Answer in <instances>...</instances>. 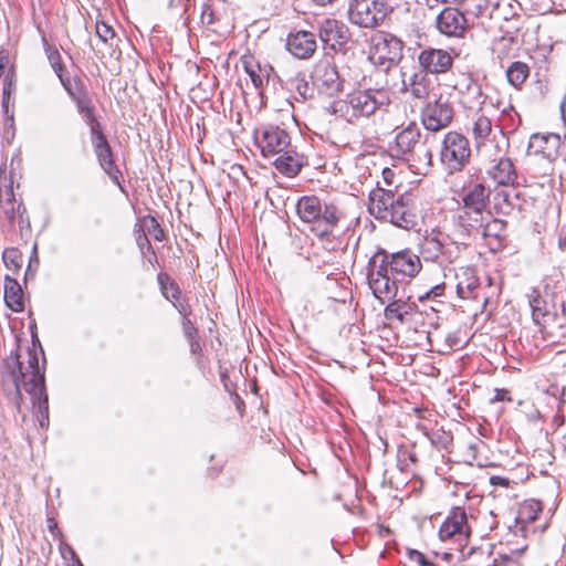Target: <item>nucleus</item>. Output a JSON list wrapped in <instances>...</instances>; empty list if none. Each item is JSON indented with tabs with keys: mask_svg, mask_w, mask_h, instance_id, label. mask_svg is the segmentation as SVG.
Returning a JSON list of instances; mask_svg holds the SVG:
<instances>
[{
	"mask_svg": "<svg viewBox=\"0 0 566 566\" xmlns=\"http://www.w3.org/2000/svg\"><path fill=\"white\" fill-rule=\"evenodd\" d=\"M3 381L14 388L18 406L19 400H22V391L30 396L41 428H48L49 400L44 387V370L40 367L34 348L29 347L25 355L12 352L6 358Z\"/></svg>",
	"mask_w": 566,
	"mask_h": 566,
	"instance_id": "f257e3e1",
	"label": "nucleus"
},
{
	"mask_svg": "<svg viewBox=\"0 0 566 566\" xmlns=\"http://www.w3.org/2000/svg\"><path fill=\"white\" fill-rule=\"evenodd\" d=\"M410 201V196H396L391 190L378 187L369 193L368 210L378 220L390 222L402 229H409L415 224Z\"/></svg>",
	"mask_w": 566,
	"mask_h": 566,
	"instance_id": "f03ea898",
	"label": "nucleus"
},
{
	"mask_svg": "<svg viewBox=\"0 0 566 566\" xmlns=\"http://www.w3.org/2000/svg\"><path fill=\"white\" fill-rule=\"evenodd\" d=\"M391 150L396 157L406 160L419 174H427L432 166V153L427 146V138L421 139L420 128L413 122L397 128Z\"/></svg>",
	"mask_w": 566,
	"mask_h": 566,
	"instance_id": "7ed1b4c3",
	"label": "nucleus"
},
{
	"mask_svg": "<svg viewBox=\"0 0 566 566\" xmlns=\"http://www.w3.org/2000/svg\"><path fill=\"white\" fill-rule=\"evenodd\" d=\"M296 212L303 222L313 224L312 230L319 237L331 234L342 217L337 207L323 203L316 196L301 197Z\"/></svg>",
	"mask_w": 566,
	"mask_h": 566,
	"instance_id": "20e7f679",
	"label": "nucleus"
},
{
	"mask_svg": "<svg viewBox=\"0 0 566 566\" xmlns=\"http://www.w3.org/2000/svg\"><path fill=\"white\" fill-rule=\"evenodd\" d=\"M388 96L380 90H357L347 95L345 101L333 104L335 113H340L347 122L373 115L380 106L388 103Z\"/></svg>",
	"mask_w": 566,
	"mask_h": 566,
	"instance_id": "39448f33",
	"label": "nucleus"
},
{
	"mask_svg": "<svg viewBox=\"0 0 566 566\" xmlns=\"http://www.w3.org/2000/svg\"><path fill=\"white\" fill-rule=\"evenodd\" d=\"M485 219L483 211L458 207L451 218L452 230L448 238L453 244L468 245L480 237Z\"/></svg>",
	"mask_w": 566,
	"mask_h": 566,
	"instance_id": "423d86ee",
	"label": "nucleus"
},
{
	"mask_svg": "<svg viewBox=\"0 0 566 566\" xmlns=\"http://www.w3.org/2000/svg\"><path fill=\"white\" fill-rule=\"evenodd\" d=\"M388 264L385 260L379 262V255H373L368 262L367 280L374 296L385 304L392 301L398 293V277L390 276Z\"/></svg>",
	"mask_w": 566,
	"mask_h": 566,
	"instance_id": "0eeeda50",
	"label": "nucleus"
},
{
	"mask_svg": "<svg viewBox=\"0 0 566 566\" xmlns=\"http://www.w3.org/2000/svg\"><path fill=\"white\" fill-rule=\"evenodd\" d=\"M440 161L448 172L461 171L470 161L471 148L468 138L458 133L444 135L440 148Z\"/></svg>",
	"mask_w": 566,
	"mask_h": 566,
	"instance_id": "6e6552de",
	"label": "nucleus"
},
{
	"mask_svg": "<svg viewBox=\"0 0 566 566\" xmlns=\"http://www.w3.org/2000/svg\"><path fill=\"white\" fill-rule=\"evenodd\" d=\"M387 10L386 0H349L347 14L350 23L374 29L384 22Z\"/></svg>",
	"mask_w": 566,
	"mask_h": 566,
	"instance_id": "1a4fd4ad",
	"label": "nucleus"
},
{
	"mask_svg": "<svg viewBox=\"0 0 566 566\" xmlns=\"http://www.w3.org/2000/svg\"><path fill=\"white\" fill-rule=\"evenodd\" d=\"M438 535L441 542L454 544L457 549L462 551L471 536V526L465 510L460 506L452 507L441 524Z\"/></svg>",
	"mask_w": 566,
	"mask_h": 566,
	"instance_id": "9d476101",
	"label": "nucleus"
},
{
	"mask_svg": "<svg viewBox=\"0 0 566 566\" xmlns=\"http://www.w3.org/2000/svg\"><path fill=\"white\" fill-rule=\"evenodd\" d=\"M437 32L448 39H463L470 30L465 14L454 7L442 9L434 20Z\"/></svg>",
	"mask_w": 566,
	"mask_h": 566,
	"instance_id": "9b49d317",
	"label": "nucleus"
},
{
	"mask_svg": "<svg viewBox=\"0 0 566 566\" xmlns=\"http://www.w3.org/2000/svg\"><path fill=\"white\" fill-rule=\"evenodd\" d=\"M374 255H379V262L385 260L391 275L397 277H415L422 268L420 258L410 250H402L392 254L378 251Z\"/></svg>",
	"mask_w": 566,
	"mask_h": 566,
	"instance_id": "f8f14e48",
	"label": "nucleus"
},
{
	"mask_svg": "<svg viewBox=\"0 0 566 566\" xmlns=\"http://www.w3.org/2000/svg\"><path fill=\"white\" fill-rule=\"evenodd\" d=\"M472 137L478 155L481 158H490L493 149L501 153L500 140L492 136V120L485 115H479L473 122Z\"/></svg>",
	"mask_w": 566,
	"mask_h": 566,
	"instance_id": "ddd939ff",
	"label": "nucleus"
},
{
	"mask_svg": "<svg viewBox=\"0 0 566 566\" xmlns=\"http://www.w3.org/2000/svg\"><path fill=\"white\" fill-rule=\"evenodd\" d=\"M318 36L325 46L337 52L350 40V31L343 21L326 18L318 22Z\"/></svg>",
	"mask_w": 566,
	"mask_h": 566,
	"instance_id": "4468645a",
	"label": "nucleus"
},
{
	"mask_svg": "<svg viewBox=\"0 0 566 566\" xmlns=\"http://www.w3.org/2000/svg\"><path fill=\"white\" fill-rule=\"evenodd\" d=\"M460 103L468 109H479L485 102L481 84L470 73H461L454 84Z\"/></svg>",
	"mask_w": 566,
	"mask_h": 566,
	"instance_id": "2eb2a0df",
	"label": "nucleus"
},
{
	"mask_svg": "<svg viewBox=\"0 0 566 566\" xmlns=\"http://www.w3.org/2000/svg\"><path fill=\"white\" fill-rule=\"evenodd\" d=\"M453 118V108L449 102L436 99L428 102L421 111V122L427 130L439 132L448 127Z\"/></svg>",
	"mask_w": 566,
	"mask_h": 566,
	"instance_id": "dca6fc26",
	"label": "nucleus"
},
{
	"mask_svg": "<svg viewBox=\"0 0 566 566\" xmlns=\"http://www.w3.org/2000/svg\"><path fill=\"white\" fill-rule=\"evenodd\" d=\"M489 163L486 175L499 186H511L516 180V171L512 160L505 157L504 149L501 147V153L493 149V155L490 158H482Z\"/></svg>",
	"mask_w": 566,
	"mask_h": 566,
	"instance_id": "f3484780",
	"label": "nucleus"
},
{
	"mask_svg": "<svg viewBox=\"0 0 566 566\" xmlns=\"http://www.w3.org/2000/svg\"><path fill=\"white\" fill-rule=\"evenodd\" d=\"M256 142L262 155L271 157L290 150L291 138L284 129L277 126H268L261 130L260 136H256Z\"/></svg>",
	"mask_w": 566,
	"mask_h": 566,
	"instance_id": "a211bd4d",
	"label": "nucleus"
},
{
	"mask_svg": "<svg viewBox=\"0 0 566 566\" xmlns=\"http://www.w3.org/2000/svg\"><path fill=\"white\" fill-rule=\"evenodd\" d=\"M373 49L378 62L388 63L390 66L402 57L403 42L390 33H385L373 39Z\"/></svg>",
	"mask_w": 566,
	"mask_h": 566,
	"instance_id": "6ab92c4d",
	"label": "nucleus"
},
{
	"mask_svg": "<svg viewBox=\"0 0 566 566\" xmlns=\"http://www.w3.org/2000/svg\"><path fill=\"white\" fill-rule=\"evenodd\" d=\"M418 62L423 72L440 74L451 69L453 59L446 50L429 48L419 53Z\"/></svg>",
	"mask_w": 566,
	"mask_h": 566,
	"instance_id": "aec40b11",
	"label": "nucleus"
},
{
	"mask_svg": "<svg viewBox=\"0 0 566 566\" xmlns=\"http://www.w3.org/2000/svg\"><path fill=\"white\" fill-rule=\"evenodd\" d=\"M92 145L101 168L108 175L114 184L120 186L122 172L113 159L112 148L105 135L92 139Z\"/></svg>",
	"mask_w": 566,
	"mask_h": 566,
	"instance_id": "412c9836",
	"label": "nucleus"
},
{
	"mask_svg": "<svg viewBox=\"0 0 566 566\" xmlns=\"http://www.w3.org/2000/svg\"><path fill=\"white\" fill-rule=\"evenodd\" d=\"M313 78L318 88L326 95L332 96L342 90L337 67L327 61H322L316 65Z\"/></svg>",
	"mask_w": 566,
	"mask_h": 566,
	"instance_id": "4be33fe9",
	"label": "nucleus"
},
{
	"mask_svg": "<svg viewBox=\"0 0 566 566\" xmlns=\"http://www.w3.org/2000/svg\"><path fill=\"white\" fill-rule=\"evenodd\" d=\"M0 207L10 223H28V218H24L25 208L15 199L12 182L0 186Z\"/></svg>",
	"mask_w": 566,
	"mask_h": 566,
	"instance_id": "5701e85b",
	"label": "nucleus"
},
{
	"mask_svg": "<svg viewBox=\"0 0 566 566\" xmlns=\"http://www.w3.org/2000/svg\"><path fill=\"white\" fill-rule=\"evenodd\" d=\"M491 190L483 182H473L463 189L459 207L485 212Z\"/></svg>",
	"mask_w": 566,
	"mask_h": 566,
	"instance_id": "b1692460",
	"label": "nucleus"
},
{
	"mask_svg": "<svg viewBox=\"0 0 566 566\" xmlns=\"http://www.w3.org/2000/svg\"><path fill=\"white\" fill-rule=\"evenodd\" d=\"M480 237L491 251L496 252L505 245L506 241V222L499 218L485 219L481 229Z\"/></svg>",
	"mask_w": 566,
	"mask_h": 566,
	"instance_id": "393cba45",
	"label": "nucleus"
},
{
	"mask_svg": "<svg viewBox=\"0 0 566 566\" xmlns=\"http://www.w3.org/2000/svg\"><path fill=\"white\" fill-rule=\"evenodd\" d=\"M287 50L297 59H310L316 51V39L310 31H298L287 38Z\"/></svg>",
	"mask_w": 566,
	"mask_h": 566,
	"instance_id": "a878e982",
	"label": "nucleus"
},
{
	"mask_svg": "<svg viewBox=\"0 0 566 566\" xmlns=\"http://www.w3.org/2000/svg\"><path fill=\"white\" fill-rule=\"evenodd\" d=\"M560 137L557 134H533L530 138L528 149L534 154L542 155L548 160H554L558 155Z\"/></svg>",
	"mask_w": 566,
	"mask_h": 566,
	"instance_id": "bb28decb",
	"label": "nucleus"
},
{
	"mask_svg": "<svg viewBox=\"0 0 566 566\" xmlns=\"http://www.w3.org/2000/svg\"><path fill=\"white\" fill-rule=\"evenodd\" d=\"M506 0H464L465 10L475 17H488L490 19H501V6Z\"/></svg>",
	"mask_w": 566,
	"mask_h": 566,
	"instance_id": "cd10ccee",
	"label": "nucleus"
},
{
	"mask_svg": "<svg viewBox=\"0 0 566 566\" xmlns=\"http://www.w3.org/2000/svg\"><path fill=\"white\" fill-rule=\"evenodd\" d=\"M421 253L428 261H437L448 253L446 248V235L440 231H432L423 238Z\"/></svg>",
	"mask_w": 566,
	"mask_h": 566,
	"instance_id": "c85d7f7f",
	"label": "nucleus"
},
{
	"mask_svg": "<svg viewBox=\"0 0 566 566\" xmlns=\"http://www.w3.org/2000/svg\"><path fill=\"white\" fill-rule=\"evenodd\" d=\"M273 164L279 172L292 178L301 171L305 161L303 156L290 149L279 154Z\"/></svg>",
	"mask_w": 566,
	"mask_h": 566,
	"instance_id": "c756f323",
	"label": "nucleus"
},
{
	"mask_svg": "<svg viewBox=\"0 0 566 566\" xmlns=\"http://www.w3.org/2000/svg\"><path fill=\"white\" fill-rule=\"evenodd\" d=\"M387 303L384 315L388 321L396 319L400 323H406L417 310V305L415 303L401 298L397 300L395 297L392 301H388Z\"/></svg>",
	"mask_w": 566,
	"mask_h": 566,
	"instance_id": "7c9ffc66",
	"label": "nucleus"
},
{
	"mask_svg": "<svg viewBox=\"0 0 566 566\" xmlns=\"http://www.w3.org/2000/svg\"><path fill=\"white\" fill-rule=\"evenodd\" d=\"M63 87L70 97L74 101L80 114L85 115L91 111H94V105L91 98L87 96L86 92L83 90L81 80H75V86L72 85L71 81H67V83H63Z\"/></svg>",
	"mask_w": 566,
	"mask_h": 566,
	"instance_id": "2f4dec72",
	"label": "nucleus"
},
{
	"mask_svg": "<svg viewBox=\"0 0 566 566\" xmlns=\"http://www.w3.org/2000/svg\"><path fill=\"white\" fill-rule=\"evenodd\" d=\"M4 302L13 312L24 310L23 291L17 280L6 276L4 279Z\"/></svg>",
	"mask_w": 566,
	"mask_h": 566,
	"instance_id": "473e14b6",
	"label": "nucleus"
},
{
	"mask_svg": "<svg viewBox=\"0 0 566 566\" xmlns=\"http://www.w3.org/2000/svg\"><path fill=\"white\" fill-rule=\"evenodd\" d=\"M285 87L294 93L296 101H306L313 96L314 90L308 84L304 73L297 72L289 77L285 82Z\"/></svg>",
	"mask_w": 566,
	"mask_h": 566,
	"instance_id": "72a5a7b5",
	"label": "nucleus"
},
{
	"mask_svg": "<svg viewBox=\"0 0 566 566\" xmlns=\"http://www.w3.org/2000/svg\"><path fill=\"white\" fill-rule=\"evenodd\" d=\"M403 87L416 98H424L429 94L428 80L423 72H415L402 80Z\"/></svg>",
	"mask_w": 566,
	"mask_h": 566,
	"instance_id": "f704fd0d",
	"label": "nucleus"
},
{
	"mask_svg": "<svg viewBox=\"0 0 566 566\" xmlns=\"http://www.w3.org/2000/svg\"><path fill=\"white\" fill-rule=\"evenodd\" d=\"M530 304L532 308L533 321L537 325L546 328L551 323L555 322L556 314L547 308L544 300L541 297H534Z\"/></svg>",
	"mask_w": 566,
	"mask_h": 566,
	"instance_id": "c9c22d12",
	"label": "nucleus"
},
{
	"mask_svg": "<svg viewBox=\"0 0 566 566\" xmlns=\"http://www.w3.org/2000/svg\"><path fill=\"white\" fill-rule=\"evenodd\" d=\"M479 289V280L469 270L463 271L457 284V293L461 298H476L475 291Z\"/></svg>",
	"mask_w": 566,
	"mask_h": 566,
	"instance_id": "e433bc0d",
	"label": "nucleus"
},
{
	"mask_svg": "<svg viewBox=\"0 0 566 566\" xmlns=\"http://www.w3.org/2000/svg\"><path fill=\"white\" fill-rule=\"evenodd\" d=\"M542 512L541 502L536 500H528L521 504L516 517V522L522 524V526H526L532 524Z\"/></svg>",
	"mask_w": 566,
	"mask_h": 566,
	"instance_id": "4c0bfd02",
	"label": "nucleus"
},
{
	"mask_svg": "<svg viewBox=\"0 0 566 566\" xmlns=\"http://www.w3.org/2000/svg\"><path fill=\"white\" fill-rule=\"evenodd\" d=\"M530 75V66L521 61L513 62L506 70L509 83L515 88H521Z\"/></svg>",
	"mask_w": 566,
	"mask_h": 566,
	"instance_id": "58836bf2",
	"label": "nucleus"
},
{
	"mask_svg": "<svg viewBox=\"0 0 566 566\" xmlns=\"http://www.w3.org/2000/svg\"><path fill=\"white\" fill-rule=\"evenodd\" d=\"M46 53H48L49 61L52 65V69L54 70L57 77L60 78L61 84L63 85V83H67V81H71L69 77H64V75H63L65 67L62 63V57H61V54L57 51V49L53 48V46L52 48L46 46Z\"/></svg>",
	"mask_w": 566,
	"mask_h": 566,
	"instance_id": "ea45409f",
	"label": "nucleus"
},
{
	"mask_svg": "<svg viewBox=\"0 0 566 566\" xmlns=\"http://www.w3.org/2000/svg\"><path fill=\"white\" fill-rule=\"evenodd\" d=\"M526 547L517 548L511 553L499 554L493 560V566H520L518 559Z\"/></svg>",
	"mask_w": 566,
	"mask_h": 566,
	"instance_id": "a19ab883",
	"label": "nucleus"
},
{
	"mask_svg": "<svg viewBox=\"0 0 566 566\" xmlns=\"http://www.w3.org/2000/svg\"><path fill=\"white\" fill-rule=\"evenodd\" d=\"M243 67L255 87L263 85V76L260 74V65L252 57L243 61Z\"/></svg>",
	"mask_w": 566,
	"mask_h": 566,
	"instance_id": "79ce46f5",
	"label": "nucleus"
},
{
	"mask_svg": "<svg viewBox=\"0 0 566 566\" xmlns=\"http://www.w3.org/2000/svg\"><path fill=\"white\" fill-rule=\"evenodd\" d=\"M84 119L86 124L90 126L91 132V140L94 139L97 136H103V128L101 123L96 119L94 111H91L90 113L84 115Z\"/></svg>",
	"mask_w": 566,
	"mask_h": 566,
	"instance_id": "37998d69",
	"label": "nucleus"
},
{
	"mask_svg": "<svg viewBox=\"0 0 566 566\" xmlns=\"http://www.w3.org/2000/svg\"><path fill=\"white\" fill-rule=\"evenodd\" d=\"M96 35L102 42L107 43L115 36V31L111 25L106 24L105 22H97Z\"/></svg>",
	"mask_w": 566,
	"mask_h": 566,
	"instance_id": "c03bdc74",
	"label": "nucleus"
},
{
	"mask_svg": "<svg viewBox=\"0 0 566 566\" xmlns=\"http://www.w3.org/2000/svg\"><path fill=\"white\" fill-rule=\"evenodd\" d=\"M408 557L411 562H415L417 566H437L430 562L422 553L416 549H409Z\"/></svg>",
	"mask_w": 566,
	"mask_h": 566,
	"instance_id": "a18cd8bd",
	"label": "nucleus"
},
{
	"mask_svg": "<svg viewBox=\"0 0 566 566\" xmlns=\"http://www.w3.org/2000/svg\"><path fill=\"white\" fill-rule=\"evenodd\" d=\"M19 260H20V255L17 250L9 249L3 252V261L7 266L12 265L14 268H18L20 265Z\"/></svg>",
	"mask_w": 566,
	"mask_h": 566,
	"instance_id": "49530a36",
	"label": "nucleus"
},
{
	"mask_svg": "<svg viewBox=\"0 0 566 566\" xmlns=\"http://www.w3.org/2000/svg\"><path fill=\"white\" fill-rule=\"evenodd\" d=\"M444 293V283L437 284L432 286L428 292H426L424 295H420L419 300H428V298H436L438 296H441Z\"/></svg>",
	"mask_w": 566,
	"mask_h": 566,
	"instance_id": "de8ad7c7",
	"label": "nucleus"
},
{
	"mask_svg": "<svg viewBox=\"0 0 566 566\" xmlns=\"http://www.w3.org/2000/svg\"><path fill=\"white\" fill-rule=\"evenodd\" d=\"M182 329H184V334L187 337V339L193 338L197 336V328L188 317H184Z\"/></svg>",
	"mask_w": 566,
	"mask_h": 566,
	"instance_id": "09e8293b",
	"label": "nucleus"
},
{
	"mask_svg": "<svg viewBox=\"0 0 566 566\" xmlns=\"http://www.w3.org/2000/svg\"><path fill=\"white\" fill-rule=\"evenodd\" d=\"M163 294L169 301L178 300L180 290L176 284L170 283L169 287L163 286Z\"/></svg>",
	"mask_w": 566,
	"mask_h": 566,
	"instance_id": "8fccbe9b",
	"label": "nucleus"
},
{
	"mask_svg": "<svg viewBox=\"0 0 566 566\" xmlns=\"http://www.w3.org/2000/svg\"><path fill=\"white\" fill-rule=\"evenodd\" d=\"M494 397L491 399L492 402L496 401H511V396L506 389H495Z\"/></svg>",
	"mask_w": 566,
	"mask_h": 566,
	"instance_id": "3c124183",
	"label": "nucleus"
},
{
	"mask_svg": "<svg viewBox=\"0 0 566 566\" xmlns=\"http://www.w3.org/2000/svg\"><path fill=\"white\" fill-rule=\"evenodd\" d=\"M9 64V54L7 51L1 50L0 51V78L2 77L4 73L6 66Z\"/></svg>",
	"mask_w": 566,
	"mask_h": 566,
	"instance_id": "603ef678",
	"label": "nucleus"
},
{
	"mask_svg": "<svg viewBox=\"0 0 566 566\" xmlns=\"http://www.w3.org/2000/svg\"><path fill=\"white\" fill-rule=\"evenodd\" d=\"M457 0H424V3L429 9H434L438 8L440 4H449Z\"/></svg>",
	"mask_w": 566,
	"mask_h": 566,
	"instance_id": "864d4df0",
	"label": "nucleus"
},
{
	"mask_svg": "<svg viewBox=\"0 0 566 566\" xmlns=\"http://www.w3.org/2000/svg\"><path fill=\"white\" fill-rule=\"evenodd\" d=\"M188 340H189L191 353L196 354L201 350V346H200V343H199L197 336L193 338H188Z\"/></svg>",
	"mask_w": 566,
	"mask_h": 566,
	"instance_id": "5fc2aeb1",
	"label": "nucleus"
},
{
	"mask_svg": "<svg viewBox=\"0 0 566 566\" xmlns=\"http://www.w3.org/2000/svg\"><path fill=\"white\" fill-rule=\"evenodd\" d=\"M491 483L493 485H503V486H506L509 485V481L502 476H492L491 478Z\"/></svg>",
	"mask_w": 566,
	"mask_h": 566,
	"instance_id": "6e6d98bb",
	"label": "nucleus"
},
{
	"mask_svg": "<svg viewBox=\"0 0 566 566\" xmlns=\"http://www.w3.org/2000/svg\"><path fill=\"white\" fill-rule=\"evenodd\" d=\"M153 223L155 224V228H156V232L154 234V238L158 241L163 240L164 238V232L161 229H159V224L157 223V221L155 219H151Z\"/></svg>",
	"mask_w": 566,
	"mask_h": 566,
	"instance_id": "4d7b16f0",
	"label": "nucleus"
},
{
	"mask_svg": "<svg viewBox=\"0 0 566 566\" xmlns=\"http://www.w3.org/2000/svg\"><path fill=\"white\" fill-rule=\"evenodd\" d=\"M168 6L171 9H180L185 6V0H168Z\"/></svg>",
	"mask_w": 566,
	"mask_h": 566,
	"instance_id": "13d9d810",
	"label": "nucleus"
},
{
	"mask_svg": "<svg viewBox=\"0 0 566 566\" xmlns=\"http://www.w3.org/2000/svg\"><path fill=\"white\" fill-rule=\"evenodd\" d=\"M145 242H146V244H147L148 250H150V252H151V255H150V258L148 259V261H149L150 263H153L154 261H157L156 253H155V251L151 249L150 242L148 241V239H147L146 237H145Z\"/></svg>",
	"mask_w": 566,
	"mask_h": 566,
	"instance_id": "bf43d9fd",
	"label": "nucleus"
},
{
	"mask_svg": "<svg viewBox=\"0 0 566 566\" xmlns=\"http://www.w3.org/2000/svg\"><path fill=\"white\" fill-rule=\"evenodd\" d=\"M65 554H70L71 557L74 559V563H76V558L77 557L75 556L74 551L70 546H66L65 549L62 551V555H63L64 558L66 557Z\"/></svg>",
	"mask_w": 566,
	"mask_h": 566,
	"instance_id": "052dcab7",
	"label": "nucleus"
},
{
	"mask_svg": "<svg viewBox=\"0 0 566 566\" xmlns=\"http://www.w3.org/2000/svg\"><path fill=\"white\" fill-rule=\"evenodd\" d=\"M175 306L178 308L179 313H181L185 317H187L188 313H187V308L185 305L179 304V305H175Z\"/></svg>",
	"mask_w": 566,
	"mask_h": 566,
	"instance_id": "680f3d73",
	"label": "nucleus"
},
{
	"mask_svg": "<svg viewBox=\"0 0 566 566\" xmlns=\"http://www.w3.org/2000/svg\"><path fill=\"white\" fill-rule=\"evenodd\" d=\"M318 6H326L333 3L335 0H313Z\"/></svg>",
	"mask_w": 566,
	"mask_h": 566,
	"instance_id": "e2e57ef3",
	"label": "nucleus"
},
{
	"mask_svg": "<svg viewBox=\"0 0 566 566\" xmlns=\"http://www.w3.org/2000/svg\"><path fill=\"white\" fill-rule=\"evenodd\" d=\"M382 174L386 180H388L389 176H392V171L388 168L384 169Z\"/></svg>",
	"mask_w": 566,
	"mask_h": 566,
	"instance_id": "0e129e2a",
	"label": "nucleus"
},
{
	"mask_svg": "<svg viewBox=\"0 0 566 566\" xmlns=\"http://www.w3.org/2000/svg\"><path fill=\"white\" fill-rule=\"evenodd\" d=\"M6 84H8V86H10V81H9V74L6 76Z\"/></svg>",
	"mask_w": 566,
	"mask_h": 566,
	"instance_id": "69168bd1",
	"label": "nucleus"
}]
</instances>
